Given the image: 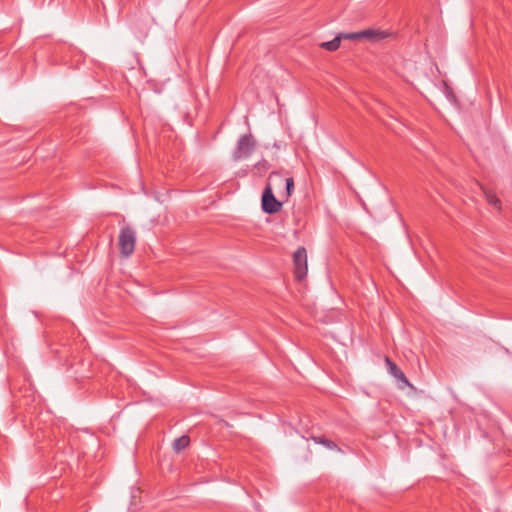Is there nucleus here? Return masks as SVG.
<instances>
[{
	"label": "nucleus",
	"instance_id": "obj_7",
	"mask_svg": "<svg viewBox=\"0 0 512 512\" xmlns=\"http://www.w3.org/2000/svg\"><path fill=\"white\" fill-rule=\"evenodd\" d=\"M311 439L316 444H321V445L325 446L329 450L340 451V448L337 446L336 443H334L332 440H330V439H328V438H326L324 436H312Z\"/></svg>",
	"mask_w": 512,
	"mask_h": 512
},
{
	"label": "nucleus",
	"instance_id": "obj_4",
	"mask_svg": "<svg viewBox=\"0 0 512 512\" xmlns=\"http://www.w3.org/2000/svg\"><path fill=\"white\" fill-rule=\"evenodd\" d=\"M294 275L299 281L303 280L308 271L307 267V251L305 247L301 246L293 254Z\"/></svg>",
	"mask_w": 512,
	"mask_h": 512
},
{
	"label": "nucleus",
	"instance_id": "obj_11",
	"mask_svg": "<svg viewBox=\"0 0 512 512\" xmlns=\"http://www.w3.org/2000/svg\"><path fill=\"white\" fill-rule=\"evenodd\" d=\"M485 193V197H486V200L487 202L494 206L495 208H497L498 210L501 209V202L499 200V198L496 196L495 193L491 192V191H484Z\"/></svg>",
	"mask_w": 512,
	"mask_h": 512
},
{
	"label": "nucleus",
	"instance_id": "obj_8",
	"mask_svg": "<svg viewBox=\"0 0 512 512\" xmlns=\"http://www.w3.org/2000/svg\"><path fill=\"white\" fill-rule=\"evenodd\" d=\"M341 40L342 39H341L340 35L338 34L333 40L327 41V42H322L320 44V47L327 51L333 52V51H336L340 47Z\"/></svg>",
	"mask_w": 512,
	"mask_h": 512
},
{
	"label": "nucleus",
	"instance_id": "obj_5",
	"mask_svg": "<svg viewBox=\"0 0 512 512\" xmlns=\"http://www.w3.org/2000/svg\"><path fill=\"white\" fill-rule=\"evenodd\" d=\"M385 363L388 372L401 383L400 388H404L406 386L412 387L402 370L389 357H385Z\"/></svg>",
	"mask_w": 512,
	"mask_h": 512
},
{
	"label": "nucleus",
	"instance_id": "obj_6",
	"mask_svg": "<svg viewBox=\"0 0 512 512\" xmlns=\"http://www.w3.org/2000/svg\"><path fill=\"white\" fill-rule=\"evenodd\" d=\"M360 32L362 40L366 39L370 41H377L386 37L384 32L374 29H367Z\"/></svg>",
	"mask_w": 512,
	"mask_h": 512
},
{
	"label": "nucleus",
	"instance_id": "obj_3",
	"mask_svg": "<svg viewBox=\"0 0 512 512\" xmlns=\"http://www.w3.org/2000/svg\"><path fill=\"white\" fill-rule=\"evenodd\" d=\"M256 146V141L253 139L251 134L242 135L234 150L233 157L235 160H241L248 158Z\"/></svg>",
	"mask_w": 512,
	"mask_h": 512
},
{
	"label": "nucleus",
	"instance_id": "obj_10",
	"mask_svg": "<svg viewBox=\"0 0 512 512\" xmlns=\"http://www.w3.org/2000/svg\"><path fill=\"white\" fill-rule=\"evenodd\" d=\"M190 443V439L188 436H181L176 438L173 442V448L176 452H179L185 449Z\"/></svg>",
	"mask_w": 512,
	"mask_h": 512
},
{
	"label": "nucleus",
	"instance_id": "obj_2",
	"mask_svg": "<svg viewBox=\"0 0 512 512\" xmlns=\"http://www.w3.org/2000/svg\"><path fill=\"white\" fill-rule=\"evenodd\" d=\"M118 245L122 257L128 258L133 254L136 245V232L131 226L127 225L121 228Z\"/></svg>",
	"mask_w": 512,
	"mask_h": 512
},
{
	"label": "nucleus",
	"instance_id": "obj_13",
	"mask_svg": "<svg viewBox=\"0 0 512 512\" xmlns=\"http://www.w3.org/2000/svg\"><path fill=\"white\" fill-rule=\"evenodd\" d=\"M268 167H269V164L266 160H262L255 165V168L259 171H266L268 169Z\"/></svg>",
	"mask_w": 512,
	"mask_h": 512
},
{
	"label": "nucleus",
	"instance_id": "obj_12",
	"mask_svg": "<svg viewBox=\"0 0 512 512\" xmlns=\"http://www.w3.org/2000/svg\"><path fill=\"white\" fill-rule=\"evenodd\" d=\"M339 35H340L341 39L362 40L360 31L351 32V33H340Z\"/></svg>",
	"mask_w": 512,
	"mask_h": 512
},
{
	"label": "nucleus",
	"instance_id": "obj_9",
	"mask_svg": "<svg viewBox=\"0 0 512 512\" xmlns=\"http://www.w3.org/2000/svg\"><path fill=\"white\" fill-rule=\"evenodd\" d=\"M285 185V192H284V197L287 199L291 196L292 194V191L294 189V180L292 177H288V178H284L283 177V182L280 183V182H277V187H280V186H283Z\"/></svg>",
	"mask_w": 512,
	"mask_h": 512
},
{
	"label": "nucleus",
	"instance_id": "obj_1",
	"mask_svg": "<svg viewBox=\"0 0 512 512\" xmlns=\"http://www.w3.org/2000/svg\"><path fill=\"white\" fill-rule=\"evenodd\" d=\"M277 182L282 183L283 176L278 172H272L262 194V209L267 214L277 213L282 208V202L277 200L273 193V188L277 187Z\"/></svg>",
	"mask_w": 512,
	"mask_h": 512
}]
</instances>
